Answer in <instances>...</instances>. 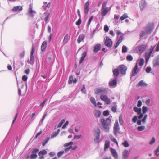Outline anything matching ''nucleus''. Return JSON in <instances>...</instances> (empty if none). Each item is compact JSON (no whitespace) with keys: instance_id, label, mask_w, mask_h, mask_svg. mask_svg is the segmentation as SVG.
Listing matches in <instances>:
<instances>
[{"instance_id":"2f4dec72","label":"nucleus","mask_w":159,"mask_h":159,"mask_svg":"<svg viewBox=\"0 0 159 159\" xmlns=\"http://www.w3.org/2000/svg\"><path fill=\"white\" fill-rule=\"evenodd\" d=\"M44 5L42 7V8L43 9H46V7L48 8H49L51 4L50 2L48 3V4H47V2H44Z\"/></svg>"},{"instance_id":"4d7b16f0","label":"nucleus","mask_w":159,"mask_h":159,"mask_svg":"<svg viewBox=\"0 0 159 159\" xmlns=\"http://www.w3.org/2000/svg\"><path fill=\"white\" fill-rule=\"evenodd\" d=\"M81 23V17L79 18L77 21L76 22V25H80Z\"/></svg>"},{"instance_id":"c85d7f7f","label":"nucleus","mask_w":159,"mask_h":159,"mask_svg":"<svg viewBox=\"0 0 159 159\" xmlns=\"http://www.w3.org/2000/svg\"><path fill=\"white\" fill-rule=\"evenodd\" d=\"M69 39V37L68 34H66L64 38L63 43L64 44H66L67 43Z\"/></svg>"},{"instance_id":"338daca9","label":"nucleus","mask_w":159,"mask_h":159,"mask_svg":"<svg viewBox=\"0 0 159 159\" xmlns=\"http://www.w3.org/2000/svg\"><path fill=\"white\" fill-rule=\"evenodd\" d=\"M69 123V121H66V122L62 126V128L63 129H65L66 126L68 125Z\"/></svg>"},{"instance_id":"79ce46f5","label":"nucleus","mask_w":159,"mask_h":159,"mask_svg":"<svg viewBox=\"0 0 159 159\" xmlns=\"http://www.w3.org/2000/svg\"><path fill=\"white\" fill-rule=\"evenodd\" d=\"M47 101H48V99L46 98L44 100V101L40 104V105L39 106V107H43V106H44V105H45V104L46 103V102H47Z\"/></svg>"},{"instance_id":"cd10ccee","label":"nucleus","mask_w":159,"mask_h":159,"mask_svg":"<svg viewBox=\"0 0 159 159\" xmlns=\"http://www.w3.org/2000/svg\"><path fill=\"white\" fill-rule=\"evenodd\" d=\"M109 137L110 139L111 140L115 143L117 145V146L118 147V143L116 139L111 135H109Z\"/></svg>"},{"instance_id":"a18cd8bd","label":"nucleus","mask_w":159,"mask_h":159,"mask_svg":"<svg viewBox=\"0 0 159 159\" xmlns=\"http://www.w3.org/2000/svg\"><path fill=\"white\" fill-rule=\"evenodd\" d=\"M73 144V142H70L65 143L64 146L65 147H68L69 146H72Z\"/></svg>"},{"instance_id":"052dcab7","label":"nucleus","mask_w":159,"mask_h":159,"mask_svg":"<svg viewBox=\"0 0 159 159\" xmlns=\"http://www.w3.org/2000/svg\"><path fill=\"white\" fill-rule=\"evenodd\" d=\"M104 29L105 32H107L109 29L108 26L106 25H104Z\"/></svg>"},{"instance_id":"2eb2a0df","label":"nucleus","mask_w":159,"mask_h":159,"mask_svg":"<svg viewBox=\"0 0 159 159\" xmlns=\"http://www.w3.org/2000/svg\"><path fill=\"white\" fill-rule=\"evenodd\" d=\"M84 12L86 14L88 13L89 11V4L88 1L87 2L84 7Z\"/></svg>"},{"instance_id":"20e7f679","label":"nucleus","mask_w":159,"mask_h":159,"mask_svg":"<svg viewBox=\"0 0 159 159\" xmlns=\"http://www.w3.org/2000/svg\"><path fill=\"white\" fill-rule=\"evenodd\" d=\"M155 47V46H151L150 48L146 52L145 55L146 63H147L148 61L151 56L152 57L154 55L152 54L154 52V50Z\"/></svg>"},{"instance_id":"f8f14e48","label":"nucleus","mask_w":159,"mask_h":159,"mask_svg":"<svg viewBox=\"0 0 159 159\" xmlns=\"http://www.w3.org/2000/svg\"><path fill=\"white\" fill-rule=\"evenodd\" d=\"M33 5L30 4L29 5V9L28 10V12L29 16L33 18L34 15L36 14V12L33 10Z\"/></svg>"},{"instance_id":"f257e3e1","label":"nucleus","mask_w":159,"mask_h":159,"mask_svg":"<svg viewBox=\"0 0 159 159\" xmlns=\"http://www.w3.org/2000/svg\"><path fill=\"white\" fill-rule=\"evenodd\" d=\"M112 118V116H111L105 120L104 119H102L101 120V128L106 132H108L109 131L110 127L111 122V119Z\"/></svg>"},{"instance_id":"c03bdc74","label":"nucleus","mask_w":159,"mask_h":159,"mask_svg":"<svg viewBox=\"0 0 159 159\" xmlns=\"http://www.w3.org/2000/svg\"><path fill=\"white\" fill-rule=\"evenodd\" d=\"M119 121L120 125H122L123 124V121L122 120V115H120L119 116Z\"/></svg>"},{"instance_id":"864d4df0","label":"nucleus","mask_w":159,"mask_h":159,"mask_svg":"<svg viewBox=\"0 0 159 159\" xmlns=\"http://www.w3.org/2000/svg\"><path fill=\"white\" fill-rule=\"evenodd\" d=\"M155 141V139L154 137H153L152 138L151 140L149 142V144L150 145H152L153 144Z\"/></svg>"},{"instance_id":"473e14b6","label":"nucleus","mask_w":159,"mask_h":159,"mask_svg":"<svg viewBox=\"0 0 159 159\" xmlns=\"http://www.w3.org/2000/svg\"><path fill=\"white\" fill-rule=\"evenodd\" d=\"M143 117L141 120L143 124H145L146 123V120L148 117V115L146 114L144 115Z\"/></svg>"},{"instance_id":"6e6552de","label":"nucleus","mask_w":159,"mask_h":159,"mask_svg":"<svg viewBox=\"0 0 159 159\" xmlns=\"http://www.w3.org/2000/svg\"><path fill=\"white\" fill-rule=\"evenodd\" d=\"M107 2H104L102 4V12L101 15L102 16L104 17L107 13L109 10L108 7H106Z\"/></svg>"},{"instance_id":"09e8293b","label":"nucleus","mask_w":159,"mask_h":159,"mask_svg":"<svg viewBox=\"0 0 159 159\" xmlns=\"http://www.w3.org/2000/svg\"><path fill=\"white\" fill-rule=\"evenodd\" d=\"M126 59L129 61H131L133 60V57L131 55H129L127 56Z\"/></svg>"},{"instance_id":"dca6fc26","label":"nucleus","mask_w":159,"mask_h":159,"mask_svg":"<svg viewBox=\"0 0 159 159\" xmlns=\"http://www.w3.org/2000/svg\"><path fill=\"white\" fill-rule=\"evenodd\" d=\"M116 84L117 81L116 79H113L109 83V86L112 88L115 87L116 86Z\"/></svg>"},{"instance_id":"603ef678","label":"nucleus","mask_w":159,"mask_h":159,"mask_svg":"<svg viewBox=\"0 0 159 159\" xmlns=\"http://www.w3.org/2000/svg\"><path fill=\"white\" fill-rule=\"evenodd\" d=\"M122 144L123 145V146L125 147H127L129 146V145L127 141H125L124 142L122 143Z\"/></svg>"},{"instance_id":"5701e85b","label":"nucleus","mask_w":159,"mask_h":159,"mask_svg":"<svg viewBox=\"0 0 159 159\" xmlns=\"http://www.w3.org/2000/svg\"><path fill=\"white\" fill-rule=\"evenodd\" d=\"M101 48V45L99 44H98L96 45L94 47L93 52L94 53L97 52Z\"/></svg>"},{"instance_id":"4c0bfd02","label":"nucleus","mask_w":159,"mask_h":159,"mask_svg":"<svg viewBox=\"0 0 159 159\" xmlns=\"http://www.w3.org/2000/svg\"><path fill=\"white\" fill-rule=\"evenodd\" d=\"M47 153V152L45 150H43L39 152V155L40 156L41 155L46 154Z\"/></svg>"},{"instance_id":"9d476101","label":"nucleus","mask_w":159,"mask_h":159,"mask_svg":"<svg viewBox=\"0 0 159 159\" xmlns=\"http://www.w3.org/2000/svg\"><path fill=\"white\" fill-rule=\"evenodd\" d=\"M118 68L120 74L123 75H125L126 74L127 68L125 65H120L119 66Z\"/></svg>"},{"instance_id":"ddd939ff","label":"nucleus","mask_w":159,"mask_h":159,"mask_svg":"<svg viewBox=\"0 0 159 159\" xmlns=\"http://www.w3.org/2000/svg\"><path fill=\"white\" fill-rule=\"evenodd\" d=\"M105 45L108 47L110 48L112 45V42L111 39L108 37H107L104 40Z\"/></svg>"},{"instance_id":"423d86ee","label":"nucleus","mask_w":159,"mask_h":159,"mask_svg":"<svg viewBox=\"0 0 159 159\" xmlns=\"http://www.w3.org/2000/svg\"><path fill=\"white\" fill-rule=\"evenodd\" d=\"M100 134V130L99 128H97L95 131L94 135L95 138L94 139V143H99L101 141L100 140L99 138Z\"/></svg>"},{"instance_id":"72a5a7b5","label":"nucleus","mask_w":159,"mask_h":159,"mask_svg":"<svg viewBox=\"0 0 159 159\" xmlns=\"http://www.w3.org/2000/svg\"><path fill=\"white\" fill-rule=\"evenodd\" d=\"M143 117L141 120L143 124H145L146 123V120L148 117V115L146 114L144 115Z\"/></svg>"},{"instance_id":"774afa93","label":"nucleus","mask_w":159,"mask_h":159,"mask_svg":"<svg viewBox=\"0 0 159 159\" xmlns=\"http://www.w3.org/2000/svg\"><path fill=\"white\" fill-rule=\"evenodd\" d=\"M159 152V148H157L155 151V154L157 156H159V154L158 153Z\"/></svg>"},{"instance_id":"de8ad7c7","label":"nucleus","mask_w":159,"mask_h":159,"mask_svg":"<svg viewBox=\"0 0 159 159\" xmlns=\"http://www.w3.org/2000/svg\"><path fill=\"white\" fill-rule=\"evenodd\" d=\"M138 118V116L136 115L134 116L132 120V121L134 123L136 122L137 121Z\"/></svg>"},{"instance_id":"37998d69","label":"nucleus","mask_w":159,"mask_h":159,"mask_svg":"<svg viewBox=\"0 0 159 159\" xmlns=\"http://www.w3.org/2000/svg\"><path fill=\"white\" fill-rule=\"evenodd\" d=\"M145 127L144 126H139L138 127L137 129L139 131H141L144 130Z\"/></svg>"},{"instance_id":"0e129e2a","label":"nucleus","mask_w":159,"mask_h":159,"mask_svg":"<svg viewBox=\"0 0 159 159\" xmlns=\"http://www.w3.org/2000/svg\"><path fill=\"white\" fill-rule=\"evenodd\" d=\"M39 150L37 148H35L33 149L32 152V153H34L36 154L37 153L39 152Z\"/></svg>"},{"instance_id":"6e6d98bb","label":"nucleus","mask_w":159,"mask_h":159,"mask_svg":"<svg viewBox=\"0 0 159 159\" xmlns=\"http://www.w3.org/2000/svg\"><path fill=\"white\" fill-rule=\"evenodd\" d=\"M27 79L28 77L26 75H24L22 77V80L25 82L27 80Z\"/></svg>"},{"instance_id":"6ab92c4d","label":"nucleus","mask_w":159,"mask_h":159,"mask_svg":"<svg viewBox=\"0 0 159 159\" xmlns=\"http://www.w3.org/2000/svg\"><path fill=\"white\" fill-rule=\"evenodd\" d=\"M23 8L22 7L20 6H16L14 7L13 8V11L15 12H17L21 11Z\"/></svg>"},{"instance_id":"f03ea898","label":"nucleus","mask_w":159,"mask_h":159,"mask_svg":"<svg viewBox=\"0 0 159 159\" xmlns=\"http://www.w3.org/2000/svg\"><path fill=\"white\" fill-rule=\"evenodd\" d=\"M153 28L151 25L148 24L143 28V30H142L139 34L140 38L144 37L146 38L148 35L150 34L152 32Z\"/></svg>"},{"instance_id":"4468645a","label":"nucleus","mask_w":159,"mask_h":159,"mask_svg":"<svg viewBox=\"0 0 159 159\" xmlns=\"http://www.w3.org/2000/svg\"><path fill=\"white\" fill-rule=\"evenodd\" d=\"M147 3L145 0H141L139 4V7L141 11L143 10L146 7Z\"/></svg>"},{"instance_id":"39448f33","label":"nucleus","mask_w":159,"mask_h":159,"mask_svg":"<svg viewBox=\"0 0 159 159\" xmlns=\"http://www.w3.org/2000/svg\"><path fill=\"white\" fill-rule=\"evenodd\" d=\"M109 90L108 88L101 87L96 88L94 90V93L96 94L103 93L107 94Z\"/></svg>"},{"instance_id":"e433bc0d","label":"nucleus","mask_w":159,"mask_h":159,"mask_svg":"<svg viewBox=\"0 0 159 159\" xmlns=\"http://www.w3.org/2000/svg\"><path fill=\"white\" fill-rule=\"evenodd\" d=\"M101 112L99 110H96L95 113V116L96 117H99L101 115Z\"/></svg>"},{"instance_id":"a211bd4d","label":"nucleus","mask_w":159,"mask_h":159,"mask_svg":"<svg viewBox=\"0 0 159 159\" xmlns=\"http://www.w3.org/2000/svg\"><path fill=\"white\" fill-rule=\"evenodd\" d=\"M111 151L112 155L114 157L115 159H118V156L117 152L115 149L111 148Z\"/></svg>"},{"instance_id":"ea45409f","label":"nucleus","mask_w":159,"mask_h":159,"mask_svg":"<svg viewBox=\"0 0 159 159\" xmlns=\"http://www.w3.org/2000/svg\"><path fill=\"white\" fill-rule=\"evenodd\" d=\"M144 60L143 58H141L139 62V66H142L144 64Z\"/></svg>"},{"instance_id":"c9c22d12","label":"nucleus","mask_w":159,"mask_h":159,"mask_svg":"<svg viewBox=\"0 0 159 159\" xmlns=\"http://www.w3.org/2000/svg\"><path fill=\"white\" fill-rule=\"evenodd\" d=\"M119 71L118 68L115 69L113 71V73L114 75L116 76H117L119 75Z\"/></svg>"},{"instance_id":"b1692460","label":"nucleus","mask_w":159,"mask_h":159,"mask_svg":"<svg viewBox=\"0 0 159 159\" xmlns=\"http://www.w3.org/2000/svg\"><path fill=\"white\" fill-rule=\"evenodd\" d=\"M87 52L86 51L84 52L82 54V56L81 57L80 61L79 62L80 64L81 63L84 61L85 57L87 55Z\"/></svg>"},{"instance_id":"f704fd0d","label":"nucleus","mask_w":159,"mask_h":159,"mask_svg":"<svg viewBox=\"0 0 159 159\" xmlns=\"http://www.w3.org/2000/svg\"><path fill=\"white\" fill-rule=\"evenodd\" d=\"M90 100L91 102L93 105L95 107L96 106V100L95 98L93 97H91L90 98Z\"/></svg>"},{"instance_id":"1a4fd4ad","label":"nucleus","mask_w":159,"mask_h":159,"mask_svg":"<svg viewBox=\"0 0 159 159\" xmlns=\"http://www.w3.org/2000/svg\"><path fill=\"white\" fill-rule=\"evenodd\" d=\"M120 130V127L117 120L115 121L113 126V132L114 135L116 136L117 134L119 133Z\"/></svg>"},{"instance_id":"69168bd1","label":"nucleus","mask_w":159,"mask_h":159,"mask_svg":"<svg viewBox=\"0 0 159 159\" xmlns=\"http://www.w3.org/2000/svg\"><path fill=\"white\" fill-rule=\"evenodd\" d=\"M150 100L148 99L145 101V104L148 106H150Z\"/></svg>"},{"instance_id":"c756f323","label":"nucleus","mask_w":159,"mask_h":159,"mask_svg":"<svg viewBox=\"0 0 159 159\" xmlns=\"http://www.w3.org/2000/svg\"><path fill=\"white\" fill-rule=\"evenodd\" d=\"M110 144V142L109 141H106L104 145V150H106L109 148Z\"/></svg>"},{"instance_id":"f3484780","label":"nucleus","mask_w":159,"mask_h":159,"mask_svg":"<svg viewBox=\"0 0 159 159\" xmlns=\"http://www.w3.org/2000/svg\"><path fill=\"white\" fill-rule=\"evenodd\" d=\"M138 64L137 63L133 69L132 70L131 73L132 76H134L138 72Z\"/></svg>"},{"instance_id":"58836bf2","label":"nucleus","mask_w":159,"mask_h":159,"mask_svg":"<svg viewBox=\"0 0 159 159\" xmlns=\"http://www.w3.org/2000/svg\"><path fill=\"white\" fill-rule=\"evenodd\" d=\"M128 17V16L127 14L126 13L124 14L120 17V20L121 21H122L124 20L126 18Z\"/></svg>"},{"instance_id":"3c124183","label":"nucleus","mask_w":159,"mask_h":159,"mask_svg":"<svg viewBox=\"0 0 159 159\" xmlns=\"http://www.w3.org/2000/svg\"><path fill=\"white\" fill-rule=\"evenodd\" d=\"M64 151H61L57 153V156L58 157H60L62 156V154L64 153Z\"/></svg>"},{"instance_id":"a19ab883","label":"nucleus","mask_w":159,"mask_h":159,"mask_svg":"<svg viewBox=\"0 0 159 159\" xmlns=\"http://www.w3.org/2000/svg\"><path fill=\"white\" fill-rule=\"evenodd\" d=\"M127 47L123 45L122 47V53H125L127 52Z\"/></svg>"},{"instance_id":"bb28decb","label":"nucleus","mask_w":159,"mask_h":159,"mask_svg":"<svg viewBox=\"0 0 159 159\" xmlns=\"http://www.w3.org/2000/svg\"><path fill=\"white\" fill-rule=\"evenodd\" d=\"M129 155L128 151L127 150H125L123 152V156L124 159H126Z\"/></svg>"},{"instance_id":"a878e982","label":"nucleus","mask_w":159,"mask_h":159,"mask_svg":"<svg viewBox=\"0 0 159 159\" xmlns=\"http://www.w3.org/2000/svg\"><path fill=\"white\" fill-rule=\"evenodd\" d=\"M124 38V37L123 36H121L118 40L117 41L115 46V48L119 46L120 43L122 42Z\"/></svg>"},{"instance_id":"412c9836","label":"nucleus","mask_w":159,"mask_h":159,"mask_svg":"<svg viewBox=\"0 0 159 159\" xmlns=\"http://www.w3.org/2000/svg\"><path fill=\"white\" fill-rule=\"evenodd\" d=\"M147 85V84H146L143 80H142L139 81L137 84L136 85L137 87L142 86V87H145Z\"/></svg>"},{"instance_id":"e2e57ef3","label":"nucleus","mask_w":159,"mask_h":159,"mask_svg":"<svg viewBox=\"0 0 159 159\" xmlns=\"http://www.w3.org/2000/svg\"><path fill=\"white\" fill-rule=\"evenodd\" d=\"M142 102L140 100H139L138 101L137 103V107H140L142 105Z\"/></svg>"},{"instance_id":"aec40b11","label":"nucleus","mask_w":159,"mask_h":159,"mask_svg":"<svg viewBox=\"0 0 159 159\" xmlns=\"http://www.w3.org/2000/svg\"><path fill=\"white\" fill-rule=\"evenodd\" d=\"M85 37V36L83 34H80L77 39V42L80 44L82 41H83Z\"/></svg>"},{"instance_id":"0eeeda50","label":"nucleus","mask_w":159,"mask_h":159,"mask_svg":"<svg viewBox=\"0 0 159 159\" xmlns=\"http://www.w3.org/2000/svg\"><path fill=\"white\" fill-rule=\"evenodd\" d=\"M148 48L147 45L145 44H142L140 45L137 47L135 49V51L139 53H142Z\"/></svg>"},{"instance_id":"9b49d317","label":"nucleus","mask_w":159,"mask_h":159,"mask_svg":"<svg viewBox=\"0 0 159 159\" xmlns=\"http://www.w3.org/2000/svg\"><path fill=\"white\" fill-rule=\"evenodd\" d=\"M100 98L102 100L105 102L107 104H109L111 103L110 99L105 94L101 95L100 96Z\"/></svg>"},{"instance_id":"49530a36","label":"nucleus","mask_w":159,"mask_h":159,"mask_svg":"<svg viewBox=\"0 0 159 159\" xmlns=\"http://www.w3.org/2000/svg\"><path fill=\"white\" fill-rule=\"evenodd\" d=\"M50 139V138L49 137H48L46 139L44 140L42 143V145L43 146H44L48 142L49 140Z\"/></svg>"},{"instance_id":"393cba45","label":"nucleus","mask_w":159,"mask_h":159,"mask_svg":"<svg viewBox=\"0 0 159 159\" xmlns=\"http://www.w3.org/2000/svg\"><path fill=\"white\" fill-rule=\"evenodd\" d=\"M47 43L46 41H44L42 43L41 46V51L42 52H44L47 47Z\"/></svg>"},{"instance_id":"13d9d810","label":"nucleus","mask_w":159,"mask_h":159,"mask_svg":"<svg viewBox=\"0 0 159 159\" xmlns=\"http://www.w3.org/2000/svg\"><path fill=\"white\" fill-rule=\"evenodd\" d=\"M103 115L105 116H107L109 115V112L107 110L104 111L103 112Z\"/></svg>"},{"instance_id":"680f3d73","label":"nucleus","mask_w":159,"mask_h":159,"mask_svg":"<svg viewBox=\"0 0 159 159\" xmlns=\"http://www.w3.org/2000/svg\"><path fill=\"white\" fill-rule=\"evenodd\" d=\"M151 71V68L150 67H148L146 69V71L147 73H149Z\"/></svg>"},{"instance_id":"7ed1b4c3","label":"nucleus","mask_w":159,"mask_h":159,"mask_svg":"<svg viewBox=\"0 0 159 159\" xmlns=\"http://www.w3.org/2000/svg\"><path fill=\"white\" fill-rule=\"evenodd\" d=\"M133 110L134 111L136 112L138 115V119H141L148 110V108L145 106H143L142 108V109L141 108H138L135 106L133 108Z\"/></svg>"},{"instance_id":"bf43d9fd","label":"nucleus","mask_w":159,"mask_h":159,"mask_svg":"<svg viewBox=\"0 0 159 159\" xmlns=\"http://www.w3.org/2000/svg\"><path fill=\"white\" fill-rule=\"evenodd\" d=\"M117 109V106H113L111 108V110L113 112H116Z\"/></svg>"},{"instance_id":"5fc2aeb1","label":"nucleus","mask_w":159,"mask_h":159,"mask_svg":"<svg viewBox=\"0 0 159 159\" xmlns=\"http://www.w3.org/2000/svg\"><path fill=\"white\" fill-rule=\"evenodd\" d=\"M37 154L34 153H32L30 156V158L31 159H35L37 157Z\"/></svg>"},{"instance_id":"8fccbe9b","label":"nucleus","mask_w":159,"mask_h":159,"mask_svg":"<svg viewBox=\"0 0 159 159\" xmlns=\"http://www.w3.org/2000/svg\"><path fill=\"white\" fill-rule=\"evenodd\" d=\"M58 135V134L56 132H54L51 135V138H53L57 136Z\"/></svg>"},{"instance_id":"4be33fe9","label":"nucleus","mask_w":159,"mask_h":159,"mask_svg":"<svg viewBox=\"0 0 159 159\" xmlns=\"http://www.w3.org/2000/svg\"><path fill=\"white\" fill-rule=\"evenodd\" d=\"M27 62L29 64L31 65L33 64L34 62V55H30V59H28L27 61Z\"/></svg>"},{"instance_id":"7c9ffc66","label":"nucleus","mask_w":159,"mask_h":159,"mask_svg":"<svg viewBox=\"0 0 159 159\" xmlns=\"http://www.w3.org/2000/svg\"><path fill=\"white\" fill-rule=\"evenodd\" d=\"M44 15L46 16L44 18V21L47 23L48 19L50 14L48 12H45L44 13Z\"/></svg>"}]
</instances>
